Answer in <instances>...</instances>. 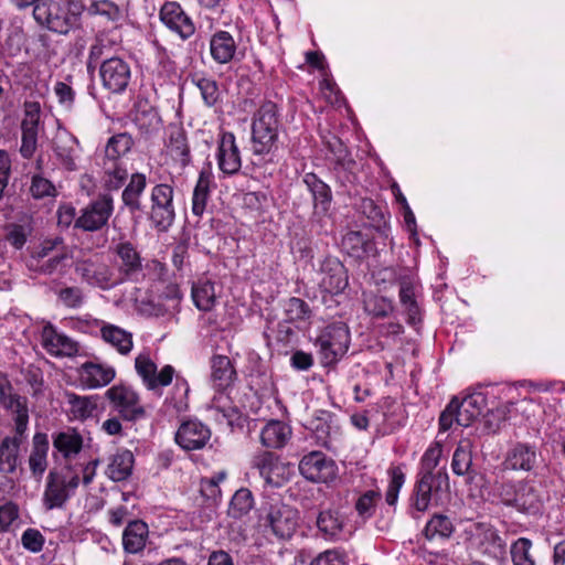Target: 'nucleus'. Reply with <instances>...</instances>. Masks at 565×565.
Wrapping results in <instances>:
<instances>
[{
    "label": "nucleus",
    "instance_id": "obj_17",
    "mask_svg": "<svg viewBox=\"0 0 565 565\" xmlns=\"http://www.w3.org/2000/svg\"><path fill=\"white\" fill-rule=\"evenodd\" d=\"M28 426L14 425L13 435L0 443V473H13L18 466L20 447L26 440Z\"/></svg>",
    "mask_w": 565,
    "mask_h": 565
},
{
    "label": "nucleus",
    "instance_id": "obj_15",
    "mask_svg": "<svg viewBox=\"0 0 565 565\" xmlns=\"http://www.w3.org/2000/svg\"><path fill=\"white\" fill-rule=\"evenodd\" d=\"M159 17L160 21L182 40L191 38L195 32L194 22L178 2H166L160 9Z\"/></svg>",
    "mask_w": 565,
    "mask_h": 565
},
{
    "label": "nucleus",
    "instance_id": "obj_3",
    "mask_svg": "<svg viewBox=\"0 0 565 565\" xmlns=\"http://www.w3.org/2000/svg\"><path fill=\"white\" fill-rule=\"evenodd\" d=\"M315 345L324 366L337 364L348 352L350 332L343 322L327 326L318 334Z\"/></svg>",
    "mask_w": 565,
    "mask_h": 565
},
{
    "label": "nucleus",
    "instance_id": "obj_45",
    "mask_svg": "<svg viewBox=\"0 0 565 565\" xmlns=\"http://www.w3.org/2000/svg\"><path fill=\"white\" fill-rule=\"evenodd\" d=\"M134 141L130 135L122 132L110 137L105 147V156L103 161H122L132 148Z\"/></svg>",
    "mask_w": 565,
    "mask_h": 565
},
{
    "label": "nucleus",
    "instance_id": "obj_41",
    "mask_svg": "<svg viewBox=\"0 0 565 565\" xmlns=\"http://www.w3.org/2000/svg\"><path fill=\"white\" fill-rule=\"evenodd\" d=\"M211 377L218 390H224L233 384L236 371L232 361L226 355H214L211 360Z\"/></svg>",
    "mask_w": 565,
    "mask_h": 565
},
{
    "label": "nucleus",
    "instance_id": "obj_64",
    "mask_svg": "<svg viewBox=\"0 0 565 565\" xmlns=\"http://www.w3.org/2000/svg\"><path fill=\"white\" fill-rule=\"evenodd\" d=\"M21 543L25 550L39 553L43 548L45 539L39 530L29 527L22 533Z\"/></svg>",
    "mask_w": 565,
    "mask_h": 565
},
{
    "label": "nucleus",
    "instance_id": "obj_1",
    "mask_svg": "<svg viewBox=\"0 0 565 565\" xmlns=\"http://www.w3.org/2000/svg\"><path fill=\"white\" fill-rule=\"evenodd\" d=\"M81 482L79 476L70 465L53 468L49 471L42 503L46 510L63 509L66 502L75 494Z\"/></svg>",
    "mask_w": 565,
    "mask_h": 565
},
{
    "label": "nucleus",
    "instance_id": "obj_12",
    "mask_svg": "<svg viewBox=\"0 0 565 565\" xmlns=\"http://www.w3.org/2000/svg\"><path fill=\"white\" fill-rule=\"evenodd\" d=\"M264 525L270 527L277 537L289 539L298 526V511L288 504H271L264 518Z\"/></svg>",
    "mask_w": 565,
    "mask_h": 565
},
{
    "label": "nucleus",
    "instance_id": "obj_35",
    "mask_svg": "<svg viewBox=\"0 0 565 565\" xmlns=\"http://www.w3.org/2000/svg\"><path fill=\"white\" fill-rule=\"evenodd\" d=\"M99 332L103 341L122 355L129 354L134 348L132 334L118 326L102 322Z\"/></svg>",
    "mask_w": 565,
    "mask_h": 565
},
{
    "label": "nucleus",
    "instance_id": "obj_16",
    "mask_svg": "<svg viewBox=\"0 0 565 565\" xmlns=\"http://www.w3.org/2000/svg\"><path fill=\"white\" fill-rule=\"evenodd\" d=\"M135 369L137 374L142 379L145 386L151 391L160 386L169 385L174 374V369L171 365L163 366L161 371L157 373V365L148 354H139L135 359Z\"/></svg>",
    "mask_w": 565,
    "mask_h": 565
},
{
    "label": "nucleus",
    "instance_id": "obj_61",
    "mask_svg": "<svg viewBox=\"0 0 565 565\" xmlns=\"http://www.w3.org/2000/svg\"><path fill=\"white\" fill-rule=\"evenodd\" d=\"M391 480L386 490L385 500L388 505L397 502L398 493L405 482V475L399 467L390 469Z\"/></svg>",
    "mask_w": 565,
    "mask_h": 565
},
{
    "label": "nucleus",
    "instance_id": "obj_57",
    "mask_svg": "<svg viewBox=\"0 0 565 565\" xmlns=\"http://www.w3.org/2000/svg\"><path fill=\"white\" fill-rule=\"evenodd\" d=\"M364 309L375 318H386L394 311V303L386 297L371 295L364 299Z\"/></svg>",
    "mask_w": 565,
    "mask_h": 565
},
{
    "label": "nucleus",
    "instance_id": "obj_14",
    "mask_svg": "<svg viewBox=\"0 0 565 565\" xmlns=\"http://www.w3.org/2000/svg\"><path fill=\"white\" fill-rule=\"evenodd\" d=\"M299 471L312 482H330L337 477V466L332 459L322 452L311 451L302 457L299 462Z\"/></svg>",
    "mask_w": 565,
    "mask_h": 565
},
{
    "label": "nucleus",
    "instance_id": "obj_36",
    "mask_svg": "<svg viewBox=\"0 0 565 565\" xmlns=\"http://www.w3.org/2000/svg\"><path fill=\"white\" fill-rule=\"evenodd\" d=\"M53 447L68 460L75 458L83 449V436L74 428L53 434Z\"/></svg>",
    "mask_w": 565,
    "mask_h": 565
},
{
    "label": "nucleus",
    "instance_id": "obj_20",
    "mask_svg": "<svg viewBox=\"0 0 565 565\" xmlns=\"http://www.w3.org/2000/svg\"><path fill=\"white\" fill-rule=\"evenodd\" d=\"M255 467L266 483L280 487L287 480L288 467L279 460V457L270 451H262L253 459Z\"/></svg>",
    "mask_w": 565,
    "mask_h": 565
},
{
    "label": "nucleus",
    "instance_id": "obj_24",
    "mask_svg": "<svg viewBox=\"0 0 565 565\" xmlns=\"http://www.w3.org/2000/svg\"><path fill=\"white\" fill-rule=\"evenodd\" d=\"M116 376L113 366L85 362L78 369L81 384L89 390H96L108 385Z\"/></svg>",
    "mask_w": 565,
    "mask_h": 565
},
{
    "label": "nucleus",
    "instance_id": "obj_37",
    "mask_svg": "<svg viewBox=\"0 0 565 565\" xmlns=\"http://www.w3.org/2000/svg\"><path fill=\"white\" fill-rule=\"evenodd\" d=\"M147 186V178L143 173L136 172L130 175L129 182L121 193L124 205L134 214L142 210L141 198Z\"/></svg>",
    "mask_w": 565,
    "mask_h": 565
},
{
    "label": "nucleus",
    "instance_id": "obj_26",
    "mask_svg": "<svg viewBox=\"0 0 565 565\" xmlns=\"http://www.w3.org/2000/svg\"><path fill=\"white\" fill-rule=\"evenodd\" d=\"M486 396L482 393H473L460 402L456 398V423L462 427H469L486 409Z\"/></svg>",
    "mask_w": 565,
    "mask_h": 565
},
{
    "label": "nucleus",
    "instance_id": "obj_7",
    "mask_svg": "<svg viewBox=\"0 0 565 565\" xmlns=\"http://www.w3.org/2000/svg\"><path fill=\"white\" fill-rule=\"evenodd\" d=\"M34 20L50 31L66 34L74 24L75 18L61 3L53 0H42L33 9Z\"/></svg>",
    "mask_w": 565,
    "mask_h": 565
},
{
    "label": "nucleus",
    "instance_id": "obj_11",
    "mask_svg": "<svg viewBox=\"0 0 565 565\" xmlns=\"http://www.w3.org/2000/svg\"><path fill=\"white\" fill-rule=\"evenodd\" d=\"M99 76L106 89L114 94H121L130 83L131 68L124 58L113 56L100 63Z\"/></svg>",
    "mask_w": 565,
    "mask_h": 565
},
{
    "label": "nucleus",
    "instance_id": "obj_63",
    "mask_svg": "<svg viewBox=\"0 0 565 565\" xmlns=\"http://www.w3.org/2000/svg\"><path fill=\"white\" fill-rule=\"evenodd\" d=\"M87 10L92 14L105 15L110 21H116L120 17L119 8L109 0L92 1Z\"/></svg>",
    "mask_w": 565,
    "mask_h": 565
},
{
    "label": "nucleus",
    "instance_id": "obj_44",
    "mask_svg": "<svg viewBox=\"0 0 565 565\" xmlns=\"http://www.w3.org/2000/svg\"><path fill=\"white\" fill-rule=\"evenodd\" d=\"M303 182L312 194L315 206L327 212L332 200L330 186L313 173L306 174Z\"/></svg>",
    "mask_w": 565,
    "mask_h": 565
},
{
    "label": "nucleus",
    "instance_id": "obj_27",
    "mask_svg": "<svg viewBox=\"0 0 565 565\" xmlns=\"http://www.w3.org/2000/svg\"><path fill=\"white\" fill-rule=\"evenodd\" d=\"M544 503V493L540 484L535 482H519V490L514 508L523 513L536 514Z\"/></svg>",
    "mask_w": 565,
    "mask_h": 565
},
{
    "label": "nucleus",
    "instance_id": "obj_19",
    "mask_svg": "<svg viewBox=\"0 0 565 565\" xmlns=\"http://www.w3.org/2000/svg\"><path fill=\"white\" fill-rule=\"evenodd\" d=\"M348 285V273L343 264L333 257L326 258L321 265L320 289L330 295H339Z\"/></svg>",
    "mask_w": 565,
    "mask_h": 565
},
{
    "label": "nucleus",
    "instance_id": "obj_8",
    "mask_svg": "<svg viewBox=\"0 0 565 565\" xmlns=\"http://www.w3.org/2000/svg\"><path fill=\"white\" fill-rule=\"evenodd\" d=\"M113 212V198L108 194L100 195L81 210L74 226L85 232L99 231L107 225Z\"/></svg>",
    "mask_w": 565,
    "mask_h": 565
},
{
    "label": "nucleus",
    "instance_id": "obj_21",
    "mask_svg": "<svg viewBox=\"0 0 565 565\" xmlns=\"http://www.w3.org/2000/svg\"><path fill=\"white\" fill-rule=\"evenodd\" d=\"M0 405L11 412L14 425H29L26 398L14 393L7 377L0 379Z\"/></svg>",
    "mask_w": 565,
    "mask_h": 565
},
{
    "label": "nucleus",
    "instance_id": "obj_31",
    "mask_svg": "<svg viewBox=\"0 0 565 565\" xmlns=\"http://www.w3.org/2000/svg\"><path fill=\"white\" fill-rule=\"evenodd\" d=\"M54 153L66 170L75 171L77 169L76 161L81 153V145L73 135L60 134L56 137Z\"/></svg>",
    "mask_w": 565,
    "mask_h": 565
},
{
    "label": "nucleus",
    "instance_id": "obj_58",
    "mask_svg": "<svg viewBox=\"0 0 565 565\" xmlns=\"http://www.w3.org/2000/svg\"><path fill=\"white\" fill-rule=\"evenodd\" d=\"M366 239L361 232H348L342 238V248L352 257L362 258L366 254Z\"/></svg>",
    "mask_w": 565,
    "mask_h": 565
},
{
    "label": "nucleus",
    "instance_id": "obj_4",
    "mask_svg": "<svg viewBox=\"0 0 565 565\" xmlns=\"http://www.w3.org/2000/svg\"><path fill=\"white\" fill-rule=\"evenodd\" d=\"M462 525L461 536L471 547L494 556L505 553V542L490 524L466 521Z\"/></svg>",
    "mask_w": 565,
    "mask_h": 565
},
{
    "label": "nucleus",
    "instance_id": "obj_9",
    "mask_svg": "<svg viewBox=\"0 0 565 565\" xmlns=\"http://www.w3.org/2000/svg\"><path fill=\"white\" fill-rule=\"evenodd\" d=\"M41 105L39 102L25 100L21 120L20 153L24 159H31L38 149L40 130Z\"/></svg>",
    "mask_w": 565,
    "mask_h": 565
},
{
    "label": "nucleus",
    "instance_id": "obj_6",
    "mask_svg": "<svg viewBox=\"0 0 565 565\" xmlns=\"http://www.w3.org/2000/svg\"><path fill=\"white\" fill-rule=\"evenodd\" d=\"M74 270L85 282L102 289H109L121 281L98 255L77 259Z\"/></svg>",
    "mask_w": 565,
    "mask_h": 565
},
{
    "label": "nucleus",
    "instance_id": "obj_10",
    "mask_svg": "<svg viewBox=\"0 0 565 565\" xmlns=\"http://www.w3.org/2000/svg\"><path fill=\"white\" fill-rule=\"evenodd\" d=\"M113 408L128 422H134L145 416V408L140 404L138 394L128 386L114 385L105 393Z\"/></svg>",
    "mask_w": 565,
    "mask_h": 565
},
{
    "label": "nucleus",
    "instance_id": "obj_59",
    "mask_svg": "<svg viewBox=\"0 0 565 565\" xmlns=\"http://www.w3.org/2000/svg\"><path fill=\"white\" fill-rule=\"evenodd\" d=\"M110 51V41L106 36H98L89 49L87 70L94 71L98 66V63L102 58H108Z\"/></svg>",
    "mask_w": 565,
    "mask_h": 565
},
{
    "label": "nucleus",
    "instance_id": "obj_43",
    "mask_svg": "<svg viewBox=\"0 0 565 565\" xmlns=\"http://www.w3.org/2000/svg\"><path fill=\"white\" fill-rule=\"evenodd\" d=\"M135 458L130 450H119L113 456L107 467V475L114 481L126 480L132 471Z\"/></svg>",
    "mask_w": 565,
    "mask_h": 565
},
{
    "label": "nucleus",
    "instance_id": "obj_49",
    "mask_svg": "<svg viewBox=\"0 0 565 565\" xmlns=\"http://www.w3.org/2000/svg\"><path fill=\"white\" fill-rule=\"evenodd\" d=\"M455 531L451 520L445 514H434L424 529L427 540L449 539Z\"/></svg>",
    "mask_w": 565,
    "mask_h": 565
},
{
    "label": "nucleus",
    "instance_id": "obj_30",
    "mask_svg": "<svg viewBox=\"0 0 565 565\" xmlns=\"http://www.w3.org/2000/svg\"><path fill=\"white\" fill-rule=\"evenodd\" d=\"M167 153L181 170L190 164V147L188 145L186 135L182 128L171 127L169 129Z\"/></svg>",
    "mask_w": 565,
    "mask_h": 565
},
{
    "label": "nucleus",
    "instance_id": "obj_13",
    "mask_svg": "<svg viewBox=\"0 0 565 565\" xmlns=\"http://www.w3.org/2000/svg\"><path fill=\"white\" fill-rule=\"evenodd\" d=\"M306 427L311 431L317 444L333 449L341 434L335 417L327 411H317Z\"/></svg>",
    "mask_w": 565,
    "mask_h": 565
},
{
    "label": "nucleus",
    "instance_id": "obj_29",
    "mask_svg": "<svg viewBox=\"0 0 565 565\" xmlns=\"http://www.w3.org/2000/svg\"><path fill=\"white\" fill-rule=\"evenodd\" d=\"M210 53L216 63L227 64L236 57L237 43L230 32L218 30L211 35Z\"/></svg>",
    "mask_w": 565,
    "mask_h": 565
},
{
    "label": "nucleus",
    "instance_id": "obj_53",
    "mask_svg": "<svg viewBox=\"0 0 565 565\" xmlns=\"http://www.w3.org/2000/svg\"><path fill=\"white\" fill-rule=\"evenodd\" d=\"M253 505L254 498L250 490L241 488L232 497L228 507V515L234 519H241L252 510Z\"/></svg>",
    "mask_w": 565,
    "mask_h": 565
},
{
    "label": "nucleus",
    "instance_id": "obj_23",
    "mask_svg": "<svg viewBox=\"0 0 565 565\" xmlns=\"http://www.w3.org/2000/svg\"><path fill=\"white\" fill-rule=\"evenodd\" d=\"M316 525L319 535L327 541L337 542L345 537V518L337 509L328 508L320 511Z\"/></svg>",
    "mask_w": 565,
    "mask_h": 565
},
{
    "label": "nucleus",
    "instance_id": "obj_46",
    "mask_svg": "<svg viewBox=\"0 0 565 565\" xmlns=\"http://www.w3.org/2000/svg\"><path fill=\"white\" fill-rule=\"evenodd\" d=\"M212 183V173L202 170L196 181L192 196V212L195 215H202L210 195V186Z\"/></svg>",
    "mask_w": 565,
    "mask_h": 565
},
{
    "label": "nucleus",
    "instance_id": "obj_40",
    "mask_svg": "<svg viewBox=\"0 0 565 565\" xmlns=\"http://www.w3.org/2000/svg\"><path fill=\"white\" fill-rule=\"evenodd\" d=\"M398 297L399 303L406 315L407 323L416 327L422 320L420 309L415 298L414 284L409 279H403L399 281Z\"/></svg>",
    "mask_w": 565,
    "mask_h": 565
},
{
    "label": "nucleus",
    "instance_id": "obj_38",
    "mask_svg": "<svg viewBox=\"0 0 565 565\" xmlns=\"http://www.w3.org/2000/svg\"><path fill=\"white\" fill-rule=\"evenodd\" d=\"M114 252L119 259L118 269L120 274L130 277L141 270V257L130 242H119L115 245Z\"/></svg>",
    "mask_w": 565,
    "mask_h": 565
},
{
    "label": "nucleus",
    "instance_id": "obj_33",
    "mask_svg": "<svg viewBox=\"0 0 565 565\" xmlns=\"http://www.w3.org/2000/svg\"><path fill=\"white\" fill-rule=\"evenodd\" d=\"M65 396L72 419L84 422L96 416L99 402L98 395L82 396L67 392Z\"/></svg>",
    "mask_w": 565,
    "mask_h": 565
},
{
    "label": "nucleus",
    "instance_id": "obj_52",
    "mask_svg": "<svg viewBox=\"0 0 565 565\" xmlns=\"http://www.w3.org/2000/svg\"><path fill=\"white\" fill-rule=\"evenodd\" d=\"M189 391H190V388H189L186 381L177 379V382L173 386V390H172L170 396H168L166 398V402H164L166 406L168 408H171L177 414L188 411Z\"/></svg>",
    "mask_w": 565,
    "mask_h": 565
},
{
    "label": "nucleus",
    "instance_id": "obj_51",
    "mask_svg": "<svg viewBox=\"0 0 565 565\" xmlns=\"http://www.w3.org/2000/svg\"><path fill=\"white\" fill-rule=\"evenodd\" d=\"M192 298L202 311H209L215 303L214 285L209 280H200L192 287Z\"/></svg>",
    "mask_w": 565,
    "mask_h": 565
},
{
    "label": "nucleus",
    "instance_id": "obj_50",
    "mask_svg": "<svg viewBox=\"0 0 565 565\" xmlns=\"http://www.w3.org/2000/svg\"><path fill=\"white\" fill-rule=\"evenodd\" d=\"M382 498L380 489H371L361 493L354 504V509L363 521L371 519L376 511L377 503Z\"/></svg>",
    "mask_w": 565,
    "mask_h": 565
},
{
    "label": "nucleus",
    "instance_id": "obj_18",
    "mask_svg": "<svg viewBox=\"0 0 565 565\" xmlns=\"http://www.w3.org/2000/svg\"><path fill=\"white\" fill-rule=\"evenodd\" d=\"M211 429L200 420H186L175 433V443L184 450L203 449L211 439Z\"/></svg>",
    "mask_w": 565,
    "mask_h": 565
},
{
    "label": "nucleus",
    "instance_id": "obj_25",
    "mask_svg": "<svg viewBox=\"0 0 565 565\" xmlns=\"http://www.w3.org/2000/svg\"><path fill=\"white\" fill-rule=\"evenodd\" d=\"M42 345L54 356H73L78 352V344L70 337L57 332L53 326H46L42 331Z\"/></svg>",
    "mask_w": 565,
    "mask_h": 565
},
{
    "label": "nucleus",
    "instance_id": "obj_5",
    "mask_svg": "<svg viewBox=\"0 0 565 565\" xmlns=\"http://www.w3.org/2000/svg\"><path fill=\"white\" fill-rule=\"evenodd\" d=\"M173 196L174 190L170 184L160 183L151 189L150 220L159 231H167L174 221Z\"/></svg>",
    "mask_w": 565,
    "mask_h": 565
},
{
    "label": "nucleus",
    "instance_id": "obj_48",
    "mask_svg": "<svg viewBox=\"0 0 565 565\" xmlns=\"http://www.w3.org/2000/svg\"><path fill=\"white\" fill-rule=\"evenodd\" d=\"M105 186L108 190H118L128 178V171L122 161H103Z\"/></svg>",
    "mask_w": 565,
    "mask_h": 565
},
{
    "label": "nucleus",
    "instance_id": "obj_2",
    "mask_svg": "<svg viewBox=\"0 0 565 565\" xmlns=\"http://www.w3.org/2000/svg\"><path fill=\"white\" fill-rule=\"evenodd\" d=\"M279 119L275 103L265 102L254 114L252 122L253 151L256 154L270 152L278 139Z\"/></svg>",
    "mask_w": 565,
    "mask_h": 565
},
{
    "label": "nucleus",
    "instance_id": "obj_56",
    "mask_svg": "<svg viewBox=\"0 0 565 565\" xmlns=\"http://www.w3.org/2000/svg\"><path fill=\"white\" fill-rule=\"evenodd\" d=\"M285 320L290 323L306 321L310 318L311 310L306 301L300 298H289L284 307Z\"/></svg>",
    "mask_w": 565,
    "mask_h": 565
},
{
    "label": "nucleus",
    "instance_id": "obj_47",
    "mask_svg": "<svg viewBox=\"0 0 565 565\" xmlns=\"http://www.w3.org/2000/svg\"><path fill=\"white\" fill-rule=\"evenodd\" d=\"M67 258L66 252H58L41 260L28 259L26 267L30 271L39 275L50 276L62 269L64 260Z\"/></svg>",
    "mask_w": 565,
    "mask_h": 565
},
{
    "label": "nucleus",
    "instance_id": "obj_54",
    "mask_svg": "<svg viewBox=\"0 0 565 565\" xmlns=\"http://www.w3.org/2000/svg\"><path fill=\"white\" fill-rule=\"evenodd\" d=\"M471 465V445L467 440L460 441L452 456L451 469L454 473L463 476L470 471Z\"/></svg>",
    "mask_w": 565,
    "mask_h": 565
},
{
    "label": "nucleus",
    "instance_id": "obj_42",
    "mask_svg": "<svg viewBox=\"0 0 565 565\" xmlns=\"http://www.w3.org/2000/svg\"><path fill=\"white\" fill-rule=\"evenodd\" d=\"M148 537V525L139 520L130 522L122 533L126 552L135 554L143 550Z\"/></svg>",
    "mask_w": 565,
    "mask_h": 565
},
{
    "label": "nucleus",
    "instance_id": "obj_60",
    "mask_svg": "<svg viewBox=\"0 0 565 565\" xmlns=\"http://www.w3.org/2000/svg\"><path fill=\"white\" fill-rule=\"evenodd\" d=\"M58 252H66L61 237L44 239L31 252L29 259L41 260Z\"/></svg>",
    "mask_w": 565,
    "mask_h": 565
},
{
    "label": "nucleus",
    "instance_id": "obj_39",
    "mask_svg": "<svg viewBox=\"0 0 565 565\" xmlns=\"http://www.w3.org/2000/svg\"><path fill=\"white\" fill-rule=\"evenodd\" d=\"M49 440L45 434H35L29 456V468L34 478L41 479L47 468Z\"/></svg>",
    "mask_w": 565,
    "mask_h": 565
},
{
    "label": "nucleus",
    "instance_id": "obj_22",
    "mask_svg": "<svg viewBox=\"0 0 565 565\" xmlns=\"http://www.w3.org/2000/svg\"><path fill=\"white\" fill-rule=\"evenodd\" d=\"M216 157L218 168L223 173L233 175L241 170V152L233 132H223L221 135Z\"/></svg>",
    "mask_w": 565,
    "mask_h": 565
},
{
    "label": "nucleus",
    "instance_id": "obj_55",
    "mask_svg": "<svg viewBox=\"0 0 565 565\" xmlns=\"http://www.w3.org/2000/svg\"><path fill=\"white\" fill-rule=\"evenodd\" d=\"M532 541L520 537L511 544L510 554L513 565H535V558L531 552Z\"/></svg>",
    "mask_w": 565,
    "mask_h": 565
},
{
    "label": "nucleus",
    "instance_id": "obj_34",
    "mask_svg": "<svg viewBox=\"0 0 565 565\" xmlns=\"http://www.w3.org/2000/svg\"><path fill=\"white\" fill-rule=\"evenodd\" d=\"M292 435L291 427L277 419L269 420L260 431V441L266 448L280 449L285 447Z\"/></svg>",
    "mask_w": 565,
    "mask_h": 565
},
{
    "label": "nucleus",
    "instance_id": "obj_28",
    "mask_svg": "<svg viewBox=\"0 0 565 565\" xmlns=\"http://www.w3.org/2000/svg\"><path fill=\"white\" fill-rule=\"evenodd\" d=\"M537 461L539 454L535 447L519 443L507 452L503 465L509 470L531 471L536 467Z\"/></svg>",
    "mask_w": 565,
    "mask_h": 565
},
{
    "label": "nucleus",
    "instance_id": "obj_32",
    "mask_svg": "<svg viewBox=\"0 0 565 565\" xmlns=\"http://www.w3.org/2000/svg\"><path fill=\"white\" fill-rule=\"evenodd\" d=\"M437 491V476L434 473H423L414 487L412 507L418 512H425Z\"/></svg>",
    "mask_w": 565,
    "mask_h": 565
},
{
    "label": "nucleus",
    "instance_id": "obj_62",
    "mask_svg": "<svg viewBox=\"0 0 565 565\" xmlns=\"http://www.w3.org/2000/svg\"><path fill=\"white\" fill-rule=\"evenodd\" d=\"M348 556L343 550L329 548L319 553L309 565H347Z\"/></svg>",
    "mask_w": 565,
    "mask_h": 565
}]
</instances>
